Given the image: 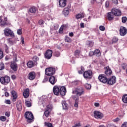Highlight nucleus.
<instances>
[{"instance_id": "1", "label": "nucleus", "mask_w": 127, "mask_h": 127, "mask_svg": "<svg viewBox=\"0 0 127 127\" xmlns=\"http://www.w3.org/2000/svg\"><path fill=\"white\" fill-rule=\"evenodd\" d=\"M98 80L100 82H101V83H103V84H106L107 83L108 85H112V82L111 81L112 80V77L109 79H108V78L105 76L104 74L99 75L98 76Z\"/></svg>"}, {"instance_id": "2", "label": "nucleus", "mask_w": 127, "mask_h": 127, "mask_svg": "<svg viewBox=\"0 0 127 127\" xmlns=\"http://www.w3.org/2000/svg\"><path fill=\"white\" fill-rule=\"evenodd\" d=\"M24 116L28 123H32V122H33L34 117L33 116V114L31 112L26 111L25 113Z\"/></svg>"}, {"instance_id": "3", "label": "nucleus", "mask_w": 127, "mask_h": 127, "mask_svg": "<svg viewBox=\"0 0 127 127\" xmlns=\"http://www.w3.org/2000/svg\"><path fill=\"white\" fill-rule=\"evenodd\" d=\"M85 92V90L83 87H79L75 88L74 91H72V94H76L77 97H80V96H82V95H84V93Z\"/></svg>"}, {"instance_id": "4", "label": "nucleus", "mask_w": 127, "mask_h": 127, "mask_svg": "<svg viewBox=\"0 0 127 127\" xmlns=\"http://www.w3.org/2000/svg\"><path fill=\"white\" fill-rule=\"evenodd\" d=\"M55 74V68L49 67L45 69V75L46 76H52Z\"/></svg>"}, {"instance_id": "5", "label": "nucleus", "mask_w": 127, "mask_h": 127, "mask_svg": "<svg viewBox=\"0 0 127 127\" xmlns=\"http://www.w3.org/2000/svg\"><path fill=\"white\" fill-rule=\"evenodd\" d=\"M83 77L84 79H89L91 80L93 78V71L91 70H88L83 73Z\"/></svg>"}, {"instance_id": "6", "label": "nucleus", "mask_w": 127, "mask_h": 127, "mask_svg": "<svg viewBox=\"0 0 127 127\" xmlns=\"http://www.w3.org/2000/svg\"><path fill=\"white\" fill-rule=\"evenodd\" d=\"M0 82L3 85H7L10 82V77L5 76L0 78Z\"/></svg>"}, {"instance_id": "7", "label": "nucleus", "mask_w": 127, "mask_h": 127, "mask_svg": "<svg viewBox=\"0 0 127 127\" xmlns=\"http://www.w3.org/2000/svg\"><path fill=\"white\" fill-rule=\"evenodd\" d=\"M4 33L5 36H10L11 37H14V33L11 29L9 28H5L4 29Z\"/></svg>"}, {"instance_id": "8", "label": "nucleus", "mask_w": 127, "mask_h": 127, "mask_svg": "<svg viewBox=\"0 0 127 127\" xmlns=\"http://www.w3.org/2000/svg\"><path fill=\"white\" fill-rule=\"evenodd\" d=\"M11 23L7 22V17H5L4 18V21H2L1 23L0 24V26L1 27H5V26H10Z\"/></svg>"}, {"instance_id": "9", "label": "nucleus", "mask_w": 127, "mask_h": 127, "mask_svg": "<svg viewBox=\"0 0 127 127\" xmlns=\"http://www.w3.org/2000/svg\"><path fill=\"white\" fill-rule=\"evenodd\" d=\"M52 53H53V52L52 50L48 49L44 55L45 58L46 59H50L52 57Z\"/></svg>"}, {"instance_id": "10", "label": "nucleus", "mask_w": 127, "mask_h": 127, "mask_svg": "<svg viewBox=\"0 0 127 127\" xmlns=\"http://www.w3.org/2000/svg\"><path fill=\"white\" fill-rule=\"evenodd\" d=\"M119 34L121 36H125L127 34V29L125 27L121 26L119 29Z\"/></svg>"}, {"instance_id": "11", "label": "nucleus", "mask_w": 127, "mask_h": 127, "mask_svg": "<svg viewBox=\"0 0 127 127\" xmlns=\"http://www.w3.org/2000/svg\"><path fill=\"white\" fill-rule=\"evenodd\" d=\"M60 92V88L57 85H55L53 88V93L56 96H59Z\"/></svg>"}, {"instance_id": "12", "label": "nucleus", "mask_w": 127, "mask_h": 127, "mask_svg": "<svg viewBox=\"0 0 127 127\" xmlns=\"http://www.w3.org/2000/svg\"><path fill=\"white\" fill-rule=\"evenodd\" d=\"M11 68L14 71V72H16L18 69V66H17V64L15 62H12L10 65Z\"/></svg>"}, {"instance_id": "13", "label": "nucleus", "mask_w": 127, "mask_h": 127, "mask_svg": "<svg viewBox=\"0 0 127 127\" xmlns=\"http://www.w3.org/2000/svg\"><path fill=\"white\" fill-rule=\"evenodd\" d=\"M70 7L68 6L67 7L64 8L63 11L62 13L64 15V16H68L70 13Z\"/></svg>"}, {"instance_id": "14", "label": "nucleus", "mask_w": 127, "mask_h": 127, "mask_svg": "<svg viewBox=\"0 0 127 127\" xmlns=\"http://www.w3.org/2000/svg\"><path fill=\"white\" fill-rule=\"evenodd\" d=\"M94 116L96 119H102V118L104 117V115L102 113L97 111L94 112Z\"/></svg>"}, {"instance_id": "15", "label": "nucleus", "mask_w": 127, "mask_h": 127, "mask_svg": "<svg viewBox=\"0 0 127 127\" xmlns=\"http://www.w3.org/2000/svg\"><path fill=\"white\" fill-rule=\"evenodd\" d=\"M49 81L51 85L54 86V85H55L57 82V78H56L54 76H50L49 78Z\"/></svg>"}, {"instance_id": "16", "label": "nucleus", "mask_w": 127, "mask_h": 127, "mask_svg": "<svg viewBox=\"0 0 127 127\" xmlns=\"http://www.w3.org/2000/svg\"><path fill=\"white\" fill-rule=\"evenodd\" d=\"M112 13L115 15V16H121L122 15V12L120 11V10H118L116 8L112 9Z\"/></svg>"}, {"instance_id": "17", "label": "nucleus", "mask_w": 127, "mask_h": 127, "mask_svg": "<svg viewBox=\"0 0 127 127\" xmlns=\"http://www.w3.org/2000/svg\"><path fill=\"white\" fill-rule=\"evenodd\" d=\"M67 5V0H59V6L64 8Z\"/></svg>"}, {"instance_id": "18", "label": "nucleus", "mask_w": 127, "mask_h": 127, "mask_svg": "<svg viewBox=\"0 0 127 127\" xmlns=\"http://www.w3.org/2000/svg\"><path fill=\"white\" fill-rule=\"evenodd\" d=\"M67 93V90L65 86H62L60 88V94L61 96H65Z\"/></svg>"}, {"instance_id": "19", "label": "nucleus", "mask_w": 127, "mask_h": 127, "mask_svg": "<svg viewBox=\"0 0 127 127\" xmlns=\"http://www.w3.org/2000/svg\"><path fill=\"white\" fill-rule=\"evenodd\" d=\"M105 71V74L107 77H109V76H111L112 75V70H111V68L109 66L105 67L104 68Z\"/></svg>"}, {"instance_id": "20", "label": "nucleus", "mask_w": 127, "mask_h": 127, "mask_svg": "<svg viewBox=\"0 0 127 127\" xmlns=\"http://www.w3.org/2000/svg\"><path fill=\"white\" fill-rule=\"evenodd\" d=\"M35 77H36V73L34 71L31 72L28 74L29 80H34Z\"/></svg>"}, {"instance_id": "21", "label": "nucleus", "mask_w": 127, "mask_h": 127, "mask_svg": "<svg viewBox=\"0 0 127 127\" xmlns=\"http://www.w3.org/2000/svg\"><path fill=\"white\" fill-rule=\"evenodd\" d=\"M11 94L12 95V97H13L12 101L15 102L16 101V99H17V93L14 90H12L11 92Z\"/></svg>"}, {"instance_id": "22", "label": "nucleus", "mask_w": 127, "mask_h": 127, "mask_svg": "<svg viewBox=\"0 0 127 127\" xmlns=\"http://www.w3.org/2000/svg\"><path fill=\"white\" fill-rule=\"evenodd\" d=\"M16 107L17 110L19 111V112H20L21 110H22V103L21 102V100H19L17 102Z\"/></svg>"}, {"instance_id": "23", "label": "nucleus", "mask_w": 127, "mask_h": 127, "mask_svg": "<svg viewBox=\"0 0 127 127\" xmlns=\"http://www.w3.org/2000/svg\"><path fill=\"white\" fill-rule=\"evenodd\" d=\"M27 66L28 68H33V67H34V66H36V64H34V63L33 62V61H29L27 62Z\"/></svg>"}, {"instance_id": "24", "label": "nucleus", "mask_w": 127, "mask_h": 127, "mask_svg": "<svg viewBox=\"0 0 127 127\" xmlns=\"http://www.w3.org/2000/svg\"><path fill=\"white\" fill-rule=\"evenodd\" d=\"M23 95L24 98H28V97H29V89H26L23 92Z\"/></svg>"}, {"instance_id": "25", "label": "nucleus", "mask_w": 127, "mask_h": 127, "mask_svg": "<svg viewBox=\"0 0 127 127\" xmlns=\"http://www.w3.org/2000/svg\"><path fill=\"white\" fill-rule=\"evenodd\" d=\"M73 99L75 101V104H74V107L75 108H78V107H79V106H78V105H79V97L74 96Z\"/></svg>"}, {"instance_id": "26", "label": "nucleus", "mask_w": 127, "mask_h": 127, "mask_svg": "<svg viewBox=\"0 0 127 127\" xmlns=\"http://www.w3.org/2000/svg\"><path fill=\"white\" fill-rule=\"evenodd\" d=\"M62 105L63 106V109L64 110H67L68 109V104L65 101H62Z\"/></svg>"}, {"instance_id": "27", "label": "nucleus", "mask_w": 127, "mask_h": 127, "mask_svg": "<svg viewBox=\"0 0 127 127\" xmlns=\"http://www.w3.org/2000/svg\"><path fill=\"white\" fill-rule=\"evenodd\" d=\"M122 101L124 104H127V94H124L122 96Z\"/></svg>"}, {"instance_id": "28", "label": "nucleus", "mask_w": 127, "mask_h": 127, "mask_svg": "<svg viewBox=\"0 0 127 127\" xmlns=\"http://www.w3.org/2000/svg\"><path fill=\"white\" fill-rule=\"evenodd\" d=\"M86 45L88 46V47H93V46H94V42L91 41H87L86 42Z\"/></svg>"}, {"instance_id": "29", "label": "nucleus", "mask_w": 127, "mask_h": 127, "mask_svg": "<svg viewBox=\"0 0 127 127\" xmlns=\"http://www.w3.org/2000/svg\"><path fill=\"white\" fill-rule=\"evenodd\" d=\"M33 59V61L34 63V64H37V61H38V60H39V58H38V57L35 56L33 57L32 58Z\"/></svg>"}, {"instance_id": "30", "label": "nucleus", "mask_w": 127, "mask_h": 127, "mask_svg": "<svg viewBox=\"0 0 127 127\" xmlns=\"http://www.w3.org/2000/svg\"><path fill=\"white\" fill-rule=\"evenodd\" d=\"M30 13H35L36 12V8L35 7H32L29 10Z\"/></svg>"}, {"instance_id": "31", "label": "nucleus", "mask_w": 127, "mask_h": 127, "mask_svg": "<svg viewBox=\"0 0 127 127\" xmlns=\"http://www.w3.org/2000/svg\"><path fill=\"white\" fill-rule=\"evenodd\" d=\"M94 55H95L96 56H101V53L100 52V50L99 49H96L94 51Z\"/></svg>"}, {"instance_id": "32", "label": "nucleus", "mask_w": 127, "mask_h": 127, "mask_svg": "<svg viewBox=\"0 0 127 127\" xmlns=\"http://www.w3.org/2000/svg\"><path fill=\"white\" fill-rule=\"evenodd\" d=\"M84 14L83 13L78 14L76 16V19H80V18H84Z\"/></svg>"}, {"instance_id": "33", "label": "nucleus", "mask_w": 127, "mask_h": 127, "mask_svg": "<svg viewBox=\"0 0 127 127\" xmlns=\"http://www.w3.org/2000/svg\"><path fill=\"white\" fill-rule=\"evenodd\" d=\"M44 125L46 127H53V126L52 125V123H51L50 122H45L44 123Z\"/></svg>"}, {"instance_id": "34", "label": "nucleus", "mask_w": 127, "mask_h": 127, "mask_svg": "<svg viewBox=\"0 0 127 127\" xmlns=\"http://www.w3.org/2000/svg\"><path fill=\"white\" fill-rule=\"evenodd\" d=\"M85 71V68L84 66H81V70H78V73L80 75L83 74Z\"/></svg>"}, {"instance_id": "35", "label": "nucleus", "mask_w": 127, "mask_h": 127, "mask_svg": "<svg viewBox=\"0 0 127 127\" xmlns=\"http://www.w3.org/2000/svg\"><path fill=\"white\" fill-rule=\"evenodd\" d=\"M49 115H50V112H49V110L48 109H47L44 112V115L46 118H48L49 116Z\"/></svg>"}, {"instance_id": "36", "label": "nucleus", "mask_w": 127, "mask_h": 127, "mask_svg": "<svg viewBox=\"0 0 127 127\" xmlns=\"http://www.w3.org/2000/svg\"><path fill=\"white\" fill-rule=\"evenodd\" d=\"M80 50H76L75 52H74V55L77 57V58H79V56L80 55Z\"/></svg>"}, {"instance_id": "37", "label": "nucleus", "mask_w": 127, "mask_h": 127, "mask_svg": "<svg viewBox=\"0 0 127 127\" xmlns=\"http://www.w3.org/2000/svg\"><path fill=\"white\" fill-rule=\"evenodd\" d=\"M65 42H68V43L72 42V39H71L68 36H66L65 39Z\"/></svg>"}, {"instance_id": "38", "label": "nucleus", "mask_w": 127, "mask_h": 127, "mask_svg": "<svg viewBox=\"0 0 127 127\" xmlns=\"http://www.w3.org/2000/svg\"><path fill=\"white\" fill-rule=\"evenodd\" d=\"M4 56L3 51L2 50V49L0 48V59H2Z\"/></svg>"}, {"instance_id": "39", "label": "nucleus", "mask_w": 127, "mask_h": 127, "mask_svg": "<svg viewBox=\"0 0 127 127\" xmlns=\"http://www.w3.org/2000/svg\"><path fill=\"white\" fill-rule=\"evenodd\" d=\"M107 18L108 20H112V12L107 13Z\"/></svg>"}, {"instance_id": "40", "label": "nucleus", "mask_w": 127, "mask_h": 127, "mask_svg": "<svg viewBox=\"0 0 127 127\" xmlns=\"http://www.w3.org/2000/svg\"><path fill=\"white\" fill-rule=\"evenodd\" d=\"M25 105L26 107H28V108H30L31 107V102L29 101H27L25 102Z\"/></svg>"}, {"instance_id": "41", "label": "nucleus", "mask_w": 127, "mask_h": 127, "mask_svg": "<svg viewBox=\"0 0 127 127\" xmlns=\"http://www.w3.org/2000/svg\"><path fill=\"white\" fill-rule=\"evenodd\" d=\"M119 41V39L116 37H114L112 39V43H117Z\"/></svg>"}, {"instance_id": "42", "label": "nucleus", "mask_w": 127, "mask_h": 127, "mask_svg": "<svg viewBox=\"0 0 127 127\" xmlns=\"http://www.w3.org/2000/svg\"><path fill=\"white\" fill-rule=\"evenodd\" d=\"M84 86L87 90H90L92 87L91 84L88 83L85 84Z\"/></svg>"}, {"instance_id": "43", "label": "nucleus", "mask_w": 127, "mask_h": 127, "mask_svg": "<svg viewBox=\"0 0 127 127\" xmlns=\"http://www.w3.org/2000/svg\"><path fill=\"white\" fill-rule=\"evenodd\" d=\"M0 120L2 121V122H5V121H6V117L4 116H1L0 117Z\"/></svg>"}, {"instance_id": "44", "label": "nucleus", "mask_w": 127, "mask_h": 127, "mask_svg": "<svg viewBox=\"0 0 127 127\" xmlns=\"http://www.w3.org/2000/svg\"><path fill=\"white\" fill-rule=\"evenodd\" d=\"M4 45H5V49L6 53H9V48L8 47V46H7V44H4Z\"/></svg>"}, {"instance_id": "45", "label": "nucleus", "mask_w": 127, "mask_h": 127, "mask_svg": "<svg viewBox=\"0 0 127 127\" xmlns=\"http://www.w3.org/2000/svg\"><path fill=\"white\" fill-rule=\"evenodd\" d=\"M116 83V76H112V84H115Z\"/></svg>"}, {"instance_id": "46", "label": "nucleus", "mask_w": 127, "mask_h": 127, "mask_svg": "<svg viewBox=\"0 0 127 127\" xmlns=\"http://www.w3.org/2000/svg\"><path fill=\"white\" fill-rule=\"evenodd\" d=\"M1 70H4V64L3 63L0 64V71Z\"/></svg>"}, {"instance_id": "47", "label": "nucleus", "mask_w": 127, "mask_h": 127, "mask_svg": "<svg viewBox=\"0 0 127 127\" xmlns=\"http://www.w3.org/2000/svg\"><path fill=\"white\" fill-rule=\"evenodd\" d=\"M127 17H123L122 18V22L123 23H126L127 22Z\"/></svg>"}, {"instance_id": "48", "label": "nucleus", "mask_w": 127, "mask_h": 127, "mask_svg": "<svg viewBox=\"0 0 127 127\" xmlns=\"http://www.w3.org/2000/svg\"><path fill=\"white\" fill-rule=\"evenodd\" d=\"M17 33L18 35H21L22 34V30L21 29H19L17 31Z\"/></svg>"}, {"instance_id": "49", "label": "nucleus", "mask_w": 127, "mask_h": 127, "mask_svg": "<svg viewBox=\"0 0 127 127\" xmlns=\"http://www.w3.org/2000/svg\"><path fill=\"white\" fill-rule=\"evenodd\" d=\"M123 70H126L127 68V64L125 63H123L121 65Z\"/></svg>"}, {"instance_id": "50", "label": "nucleus", "mask_w": 127, "mask_h": 127, "mask_svg": "<svg viewBox=\"0 0 127 127\" xmlns=\"http://www.w3.org/2000/svg\"><path fill=\"white\" fill-rule=\"evenodd\" d=\"M99 29L101 31H105V29H106V28H105V26H100Z\"/></svg>"}, {"instance_id": "51", "label": "nucleus", "mask_w": 127, "mask_h": 127, "mask_svg": "<svg viewBox=\"0 0 127 127\" xmlns=\"http://www.w3.org/2000/svg\"><path fill=\"white\" fill-rule=\"evenodd\" d=\"M63 28H64V26H61V28L59 30V32L60 33H62L63 32Z\"/></svg>"}, {"instance_id": "52", "label": "nucleus", "mask_w": 127, "mask_h": 127, "mask_svg": "<svg viewBox=\"0 0 127 127\" xmlns=\"http://www.w3.org/2000/svg\"><path fill=\"white\" fill-rule=\"evenodd\" d=\"M55 56H56V57H59V56H60V53L59 52H56L55 53Z\"/></svg>"}, {"instance_id": "53", "label": "nucleus", "mask_w": 127, "mask_h": 127, "mask_svg": "<svg viewBox=\"0 0 127 127\" xmlns=\"http://www.w3.org/2000/svg\"><path fill=\"white\" fill-rule=\"evenodd\" d=\"M119 121H120V118H119V117H117L116 119L113 120V121L114 123H118V122H119Z\"/></svg>"}, {"instance_id": "54", "label": "nucleus", "mask_w": 127, "mask_h": 127, "mask_svg": "<svg viewBox=\"0 0 127 127\" xmlns=\"http://www.w3.org/2000/svg\"><path fill=\"white\" fill-rule=\"evenodd\" d=\"M93 55H95V53L93 51H90L89 53V56H93Z\"/></svg>"}, {"instance_id": "55", "label": "nucleus", "mask_w": 127, "mask_h": 127, "mask_svg": "<svg viewBox=\"0 0 127 127\" xmlns=\"http://www.w3.org/2000/svg\"><path fill=\"white\" fill-rule=\"evenodd\" d=\"M81 127V123H77L74 126H72V127Z\"/></svg>"}, {"instance_id": "56", "label": "nucleus", "mask_w": 127, "mask_h": 127, "mask_svg": "<svg viewBox=\"0 0 127 127\" xmlns=\"http://www.w3.org/2000/svg\"><path fill=\"white\" fill-rule=\"evenodd\" d=\"M112 3H114V4H118V0H112Z\"/></svg>"}, {"instance_id": "57", "label": "nucleus", "mask_w": 127, "mask_h": 127, "mask_svg": "<svg viewBox=\"0 0 127 127\" xmlns=\"http://www.w3.org/2000/svg\"><path fill=\"white\" fill-rule=\"evenodd\" d=\"M121 127H127V122H124L122 125Z\"/></svg>"}, {"instance_id": "58", "label": "nucleus", "mask_w": 127, "mask_h": 127, "mask_svg": "<svg viewBox=\"0 0 127 127\" xmlns=\"http://www.w3.org/2000/svg\"><path fill=\"white\" fill-rule=\"evenodd\" d=\"M48 81V78L47 77H45L44 80H43V83H46Z\"/></svg>"}, {"instance_id": "59", "label": "nucleus", "mask_w": 127, "mask_h": 127, "mask_svg": "<svg viewBox=\"0 0 127 127\" xmlns=\"http://www.w3.org/2000/svg\"><path fill=\"white\" fill-rule=\"evenodd\" d=\"M110 4V2H109V1H106L105 3V7H106V8H108V7H109V5Z\"/></svg>"}, {"instance_id": "60", "label": "nucleus", "mask_w": 127, "mask_h": 127, "mask_svg": "<svg viewBox=\"0 0 127 127\" xmlns=\"http://www.w3.org/2000/svg\"><path fill=\"white\" fill-rule=\"evenodd\" d=\"M21 42L22 44H24V38L23 37H21Z\"/></svg>"}, {"instance_id": "61", "label": "nucleus", "mask_w": 127, "mask_h": 127, "mask_svg": "<svg viewBox=\"0 0 127 127\" xmlns=\"http://www.w3.org/2000/svg\"><path fill=\"white\" fill-rule=\"evenodd\" d=\"M11 79L12 80H15V79H16V76H15V75H12Z\"/></svg>"}, {"instance_id": "62", "label": "nucleus", "mask_w": 127, "mask_h": 127, "mask_svg": "<svg viewBox=\"0 0 127 127\" xmlns=\"http://www.w3.org/2000/svg\"><path fill=\"white\" fill-rule=\"evenodd\" d=\"M5 116H6V117H9L10 116V113L8 112H6L5 113Z\"/></svg>"}, {"instance_id": "63", "label": "nucleus", "mask_w": 127, "mask_h": 127, "mask_svg": "<svg viewBox=\"0 0 127 127\" xmlns=\"http://www.w3.org/2000/svg\"><path fill=\"white\" fill-rule=\"evenodd\" d=\"M58 27H59V26L58 24L54 25V29H58Z\"/></svg>"}, {"instance_id": "64", "label": "nucleus", "mask_w": 127, "mask_h": 127, "mask_svg": "<svg viewBox=\"0 0 127 127\" xmlns=\"http://www.w3.org/2000/svg\"><path fill=\"white\" fill-rule=\"evenodd\" d=\"M39 24H40V25H41V24H43V20H40L39 21Z\"/></svg>"}]
</instances>
